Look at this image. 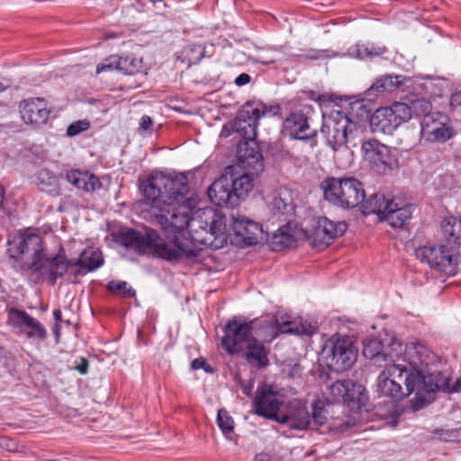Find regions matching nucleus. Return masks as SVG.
<instances>
[{
  "label": "nucleus",
  "mask_w": 461,
  "mask_h": 461,
  "mask_svg": "<svg viewBox=\"0 0 461 461\" xmlns=\"http://www.w3.org/2000/svg\"><path fill=\"white\" fill-rule=\"evenodd\" d=\"M140 189L150 203L149 214L167 234V240L157 230L147 228L143 232L126 230L119 232V242L139 254H152L167 261L194 258L196 246L213 249L223 246L226 222L222 213L212 208L198 209L196 199L189 196L188 180L185 174L175 176L156 172L140 184Z\"/></svg>",
  "instance_id": "1"
},
{
  "label": "nucleus",
  "mask_w": 461,
  "mask_h": 461,
  "mask_svg": "<svg viewBox=\"0 0 461 461\" xmlns=\"http://www.w3.org/2000/svg\"><path fill=\"white\" fill-rule=\"evenodd\" d=\"M363 355L384 367L377 378L378 391L384 396L402 394V384L413 390L418 375L417 366L432 363L434 357L425 345L420 342L403 344L401 340L385 336L383 339L371 338L363 342Z\"/></svg>",
  "instance_id": "2"
},
{
  "label": "nucleus",
  "mask_w": 461,
  "mask_h": 461,
  "mask_svg": "<svg viewBox=\"0 0 461 461\" xmlns=\"http://www.w3.org/2000/svg\"><path fill=\"white\" fill-rule=\"evenodd\" d=\"M8 253L21 269L31 270L38 278L50 280L52 284L68 270L65 257L47 258L41 237L32 232H20L8 240Z\"/></svg>",
  "instance_id": "3"
},
{
  "label": "nucleus",
  "mask_w": 461,
  "mask_h": 461,
  "mask_svg": "<svg viewBox=\"0 0 461 461\" xmlns=\"http://www.w3.org/2000/svg\"><path fill=\"white\" fill-rule=\"evenodd\" d=\"M257 321H246L241 318H235L225 326L222 347L230 353H240L244 349L246 343L253 337L258 336L264 341L270 342L279 333L294 334L298 336H312L316 327L307 321L294 320L279 321L271 320L264 322L259 331H257Z\"/></svg>",
  "instance_id": "4"
},
{
  "label": "nucleus",
  "mask_w": 461,
  "mask_h": 461,
  "mask_svg": "<svg viewBox=\"0 0 461 461\" xmlns=\"http://www.w3.org/2000/svg\"><path fill=\"white\" fill-rule=\"evenodd\" d=\"M434 359L432 363L428 365H420L417 366L416 374L418 375V381L414 384L413 390L407 387L406 383L402 384V394L399 396H392L394 399H402L406 396L415 393L416 402L415 408L419 409L425 405L424 395L426 393H431L437 391H442L445 393L458 392L461 389V382L456 380L455 384L451 383L449 376L442 372H438V366L439 361L437 356L431 351Z\"/></svg>",
  "instance_id": "5"
},
{
  "label": "nucleus",
  "mask_w": 461,
  "mask_h": 461,
  "mask_svg": "<svg viewBox=\"0 0 461 461\" xmlns=\"http://www.w3.org/2000/svg\"><path fill=\"white\" fill-rule=\"evenodd\" d=\"M324 198L342 209H353L364 202L363 184L356 177H328L321 183Z\"/></svg>",
  "instance_id": "6"
},
{
  "label": "nucleus",
  "mask_w": 461,
  "mask_h": 461,
  "mask_svg": "<svg viewBox=\"0 0 461 461\" xmlns=\"http://www.w3.org/2000/svg\"><path fill=\"white\" fill-rule=\"evenodd\" d=\"M356 130V123L344 112L333 110L328 115H323L321 133L324 136L326 144L334 151L347 149V144L354 138Z\"/></svg>",
  "instance_id": "7"
},
{
  "label": "nucleus",
  "mask_w": 461,
  "mask_h": 461,
  "mask_svg": "<svg viewBox=\"0 0 461 461\" xmlns=\"http://www.w3.org/2000/svg\"><path fill=\"white\" fill-rule=\"evenodd\" d=\"M415 255L421 262L447 276H454L456 272L459 256L456 246H420L416 249Z\"/></svg>",
  "instance_id": "8"
},
{
  "label": "nucleus",
  "mask_w": 461,
  "mask_h": 461,
  "mask_svg": "<svg viewBox=\"0 0 461 461\" xmlns=\"http://www.w3.org/2000/svg\"><path fill=\"white\" fill-rule=\"evenodd\" d=\"M279 107H267L259 101H248L240 109L234 122V129L247 140H253L257 136L258 121L267 113H277Z\"/></svg>",
  "instance_id": "9"
},
{
  "label": "nucleus",
  "mask_w": 461,
  "mask_h": 461,
  "mask_svg": "<svg viewBox=\"0 0 461 461\" xmlns=\"http://www.w3.org/2000/svg\"><path fill=\"white\" fill-rule=\"evenodd\" d=\"M284 406L283 395L273 385L262 384L257 388L253 399L255 414L278 422Z\"/></svg>",
  "instance_id": "10"
},
{
  "label": "nucleus",
  "mask_w": 461,
  "mask_h": 461,
  "mask_svg": "<svg viewBox=\"0 0 461 461\" xmlns=\"http://www.w3.org/2000/svg\"><path fill=\"white\" fill-rule=\"evenodd\" d=\"M420 135L426 141L444 143L455 135V130L447 114L434 112L420 119Z\"/></svg>",
  "instance_id": "11"
},
{
  "label": "nucleus",
  "mask_w": 461,
  "mask_h": 461,
  "mask_svg": "<svg viewBox=\"0 0 461 461\" xmlns=\"http://www.w3.org/2000/svg\"><path fill=\"white\" fill-rule=\"evenodd\" d=\"M365 388L351 380H339L328 386L325 393L330 402H343L351 409H359L363 403Z\"/></svg>",
  "instance_id": "12"
},
{
  "label": "nucleus",
  "mask_w": 461,
  "mask_h": 461,
  "mask_svg": "<svg viewBox=\"0 0 461 461\" xmlns=\"http://www.w3.org/2000/svg\"><path fill=\"white\" fill-rule=\"evenodd\" d=\"M330 366L336 372L348 370L357 361V350L348 337L331 338Z\"/></svg>",
  "instance_id": "13"
},
{
  "label": "nucleus",
  "mask_w": 461,
  "mask_h": 461,
  "mask_svg": "<svg viewBox=\"0 0 461 461\" xmlns=\"http://www.w3.org/2000/svg\"><path fill=\"white\" fill-rule=\"evenodd\" d=\"M366 159H367L379 173L392 170L396 159L391 149L376 140H365L361 146Z\"/></svg>",
  "instance_id": "14"
},
{
  "label": "nucleus",
  "mask_w": 461,
  "mask_h": 461,
  "mask_svg": "<svg viewBox=\"0 0 461 461\" xmlns=\"http://www.w3.org/2000/svg\"><path fill=\"white\" fill-rule=\"evenodd\" d=\"M345 221H332L326 217L320 218L314 228L312 239L317 247H327L333 240L342 236L347 230Z\"/></svg>",
  "instance_id": "15"
},
{
  "label": "nucleus",
  "mask_w": 461,
  "mask_h": 461,
  "mask_svg": "<svg viewBox=\"0 0 461 461\" xmlns=\"http://www.w3.org/2000/svg\"><path fill=\"white\" fill-rule=\"evenodd\" d=\"M278 423L285 424L291 429L306 430L310 429V412L301 402L290 401L279 417Z\"/></svg>",
  "instance_id": "16"
},
{
  "label": "nucleus",
  "mask_w": 461,
  "mask_h": 461,
  "mask_svg": "<svg viewBox=\"0 0 461 461\" xmlns=\"http://www.w3.org/2000/svg\"><path fill=\"white\" fill-rule=\"evenodd\" d=\"M284 131L293 139L308 140L315 139L316 130H310L308 117L302 112H294L285 120Z\"/></svg>",
  "instance_id": "17"
},
{
  "label": "nucleus",
  "mask_w": 461,
  "mask_h": 461,
  "mask_svg": "<svg viewBox=\"0 0 461 461\" xmlns=\"http://www.w3.org/2000/svg\"><path fill=\"white\" fill-rule=\"evenodd\" d=\"M225 174L230 181V187L234 198H237V205L246 199L254 187V179L251 174L241 172L236 166L226 167Z\"/></svg>",
  "instance_id": "18"
},
{
  "label": "nucleus",
  "mask_w": 461,
  "mask_h": 461,
  "mask_svg": "<svg viewBox=\"0 0 461 461\" xmlns=\"http://www.w3.org/2000/svg\"><path fill=\"white\" fill-rule=\"evenodd\" d=\"M209 199L217 206L236 207L237 198H234L229 176L224 173L208 188Z\"/></svg>",
  "instance_id": "19"
},
{
  "label": "nucleus",
  "mask_w": 461,
  "mask_h": 461,
  "mask_svg": "<svg viewBox=\"0 0 461 461\" xmlns=\"http://www.w3.org/2000/svg\"><path fill=\"white\" fill-rule=\"evenodd\" d=\"M22 119L25 123H45L50 115V110L42 98H31L24 100L20 104Z\"/></svg>",
  "instance_id": "20"
},
{
  "label": "nucleus",
  "mask_w": 461,
  "mask_h": 461,
  "mask_svg": "<svg viewBox=\"0 0 461 461\" xmlns=\"http://www.w3.org/2000/svg\"><path fill=\"white\" fill-rule=\"evenodd\" d=\"M231 229L236 237L247 245L258 243V236L262 232L261 225L241 215H232Z\"/></svg>",
  "instance_id": "21"
},
{
  "label": "nucleus",
  "mask_w": 461,
  "mask_h": 461,
  "mask_svg": "<svg viewBox=\"0 0 461 461\" xmlns=\"http://www.w3.org/2000/svg\"><path fill=\"white\" fill-rule=\"evenodd\" d=\"M10 321L13 325L23 330L28 338L44 339L47 335L45 328L36 319L31 317L26 312L12 310L10 312Z\"/></svg>",
  "instance_id": "22"
},
{
  "label": "nucleus",
  "mask_w": 461,
  "mask_h": 461,
  "mask_svg": "<svg viewBox=\"0 0 461 461\" xmlns=\"http://www.w3.org/2000/svg\"><path fill=\"white\" fill-rule=\"evenodd\" d=\"M413 209L412 204L402 203L398 198H392L381 221H384L393 228H401L411 219Z\"/></svg>",
  "instance_id": "23"
},
{
  "label": "nucleus",
  "mask_w": 461,
  "mask_h": 461,
  "mask_svg": "<svg viewBox=\"0 0 461 461\" xmlns=\"http://www.w3.org/2000/svg\"><path fill=\"white\" fill-rule=\"evenodd\" d=\"M241 352L243 358L251 366L265 368L269 364V349L256 337L246 343Z\"/></svg>",
  "instance_id": "24"
},
{
  "label": "nucleus",
  "mask_w": 461,
  "mask_h": 461,
  "mask_svg": "<svg viewBox=\"0 0 461 461\" xmlns=\"http://www.w3.org/2000/svg\"><path fill=\"white\" fill-rule=\"evenodd\" d=\"M327 410L322 401L316 400L312 404V413H310V429H321V427L327 425L328 429H336L344 431L348 427L347 423H337L336 420H329L327 417Z\"/></svg>",
  "instance_id": "25"
},
{
  "label": "nucleus",
  "mask_w": 461,
  "mask_h": 461,
  "mask_svg": "<svg viewBox=\"0 0 461 461\" xmlns=\"http://www.w3.org/2000/svg\"><path fill=\"white\" fill-rule=\"evenodd\" d=\"M107 64L98 65L96 73L106 70L117 69L125 74L132 75L139 72L142 68V60L132 57H110Z\"/></svg>",
  "instance_id": "26"
},
{
  "label": "nucleus",
  "mask_w": 461,
  "mask_h": 461,
  "mask_svg": "<svg viewBox=\"0 0 461 461\" xmlns=\"http://www.w3.org/2000/svg\"><path fill=\"white\" fill-rule=\"evenodd\" d=\"M66 179L77 189L86 193L95 192L101 187L99 178L88 171L70 170L66 174Z\"/></svg>",
  "instance_id": "27"
},
{
  "label": "nucleus",
  "mask_w": 461,
  "mask_h": 461,
  "mask_svg": "<svg viewBox=\"0 0 461 461\" xmlns=\"http://www.w3.org/2000/svg\"><path fill=\"white\" fill-rule=\"evenodd\" d=\"M370 127L373 132L388 135L398 128L389 107H381L375 110L370 118Z\"/></svg>",
  "instance_id": "28"
},
{
  "label": "nucleus",
  "mask_w": 461,
  "mask_h": 461,
  "mask_svg": "<svg viewBox=\"0 0 461 461\" xmlns=\"http://www.w3.org/2000/svg\"><path fill=\"white\" fill-rule=\"evenodd\" d=\"M67 262L68 263V268L77 267L76 274L85 275L100 267L104 263V259L99 249H88L81 253L80 258L77 263L74 264L68 260Z\"/></svg>",
  "instance_id": "29"
},
{
  "label": "nucleus",
  "mask_w": 461,
  "mask_h": 461,
  "mask_svg": "<svg viewBox=\"0 0 461 461\" xmlns=\"http://www.w3.org/2000/svg\"><path fill=\"white\" fill-rule=\"evenodd\" d=\"M387 51L384 45L372 42H357L351 45L346 55L349 58L366 59L383 56Z\"/></svg>",
  "instance_id": "30"
},
{
  "label": "nucleus",
  "mask_w": 461,
  "mask_h": 461,
  "mask_svg": "<svg viewBox=\"0 0 461 461\" xmlns=\"http://www.w3.org/2000/svg\"><path fill=\"white\" fill-rule=\"evenodd\" d=\"M32 182L42 192L52 196L60 194V187L58 177L53 172L47 168L39 170L32 176Z\"/></svg>",
  "instance_id": "31"
},
{
  "label": "nucleus",
  "mask_w": 461,
  "mask_h": 461,
  "mask_svg": "<svg viewBox=\"0 0 461 461\" xmlns=\"http://www.w3.org/2000/svg\"><path fill=\"white\" fill-rule=\"evenodd\" d=\"M239 161L243 167H251L260 170L263 167V156L258 148L250 147L248 142L240 145L238 150Z\"/></svg>",
  "instance_id": "32"
},
{
  "label": "nucleus",
  "mask_w": 461,
  "mask_h": 461,
  "mask_svg": "<svg viewBox=\"0 0 461 461\" xmlns=\"http://www.w3.org/2000/svg\"><path fill=\"white\" fill-rule=\"evenodd\" d=\"M441 231L444 238L450 243L449 246L461 245V217L448 216L441 222Z\"/></svg>",
  "instance_id": "33"
},
{
  "label": "nucleus",
  "mask_w": 461,
  "mask_h": 461,
  "mask_svg": "<svg viewBox=\"0 0 461 461\" xmlns=\"http://www.w3.org/2000/svg\"><path fill=\"white\" fill-rule=\"evenodd\" d=\"M391 199L384 196L383 194H375L368 199L365 200L362 204V212L364 214L375 213L381 221L386 210H388Z\"/></svg>",
  "instance_id": "34"
},
{
  "label": "nucleus",
  "mask_w": 461,
  "mask_h": 461,
  "mask_svg": "<svg viewBox=\"0 0 461 461\" xmlns=\"http://www.w3.org/2000/svg\"><path fill=\"white\" fill-rule=\"evenodd\" d=\"M405 79L406 77L402 75H384L376 78L367 89V92L370 95L373 93L391 92L400 87Z\"/></svg>",
  "instance_id": "35"
},
{
  "label": "nucleus",
  "mask_w": 461,
  "mask_h": 461,
  "mask_svg": "<svg viewBox=\"0 0 461 461\" xmlns=\"http://www.w3.org/2000/svg\"><path fill=\"white\" fill-rule=\"evenodd\" d=\"M296 242L289 226L280 227L271 237L270 247L275 251H280L294 246Z\"/></svg>",
  "instance_id": "36"
},
{
  "label": "nucleus",
  "mask_w": 461,
  "mask_h": 461,
  "mask_svg": "<svg viewBox=\"0 0 461 461\" xmlns=\"http://www.w3.org/2000/svg\"><path fill=\"white\" fill-rule=\"evenodd\" d=\"M389 109L398 127L411 118V108L404 103H394Z\"/></svg>",
  "instance_id": "37"
},
{
  "label": "nucleus",
  "mask_w": 461,
  "mask_h": 461,
  "mask_svg": "<svg viewBox=\"0 0 461 461\" xmlns=\"http://www.w3.org/2000/svg\"><path fill=\"white\" fill-rule=\"evenodd\" d=\"M217 424L224 436L230 438V434L234 429V420L226 410L221 409L218 411Z\"/></svg>",
  "instance_id": "38"
},
{
  "label": "nucleus",
  "mask_w": 461,
  "mask_h": 461,
  "mask_svg": "<svg viewBox=\"0 0 461 461\" xmlns=\"http://www.w3.org/2000/svg\"><path fill=\"white\" fill-rule=\"evenodd\" d=\"M460 431L461 426L451 429H438L433 431V435L440 440L456 441L458 440Z\"/></svg>",
  "instance_id": "39"
},
{
  "label": "nucleus",
  "mask_w": 461,
  "mask_h": 461,
  "mask_svg": "<svg viewBox=\"0 0 461 461\" xmlns=\"http://www.w3.org/2000/svg\"><path fill=\"white\" fill-rule=\"evenodd\" d=\"M270 208L274 214L284 215L292 209V206L283 198L276 196L270 203Z\"/></svg>",
  "instance_id": "40"
},
{
  "label": "nucleus",
  "mask_w": 461,
  "mask_h": 461,
  "mask_svg": "<svg viewBox=\"0 0 461 461\" xmlns=\"http://www.w3.org/2000/svg\"><path fill=\"white\" fill-rule=\"evenodd\" d=\"M413 110H414V113L418 116L421 117V119L425 118V116H427L428 114L430 115L431 113H433L435 112V111H432V104H430V102L423 100V99L417 100L413 104Z\"/></svg>",
  "instance_id": "41"
},
{
  "label": "nucleus",
  "mask_w": 461,
  "mask_h": 461,
  "mask_svg": "<svg viewBox=\"0 0 461 461\" xmlns=\"http://www.w3.org/2000/svg\"><path fill=\"white\" fill-rule=\"evenodd\" d=\"M90 128V122L86 120H80L71 123L67 129V135L74 137L79 133L87 131Z\"/></svg>",
  "instance_id": "42"
},
{
  "label": "nucleus",
  "mask_w": 461,
  "mask_h": 461,
  "mask_svg": "<svg viewBox=\"0 0 461 461\" xmlns=\"http://www.w3.org/2000/svg\"><path fill=\"white\" fill-rule=\"evenodd\" d=\"M108 289L113 293H120L126 295L134 294L131 287L124 281H112L108 284Z\"/></svg>",
  "instance_id": "43"
},
{
  "label": "nucleus",
  "mask_w": 461,
  "mask_h": 461,
  "mask_svg": "<svg viewBox=\"0 0 461 461\" xmlns=\"http://www.w3.org/2000/svg\"><path fill=\"white\" fill-rule=\"evenodd\" d=\"M327 50L311 49L305 54L298 55L299 60H317L327 57Z\"/></svg>",
  "instance_id": "44"
},
{
  "label": "nucleus",
  "mask_w": 461,
  "mask_h": 461,
  "mask_svg": "<svg viewBox=\"0 0 461 461\" xmlns=\"http://www.w3.org/2000/svg\"><path fill=\"white\" fill-rule=\"evenodd\" d=\"M450 105L454 110L461 113V91L452 95L450 98Z\"/></svg>",
  "instance_id": "45"
},
{
  "label": "nucleus",
  "mask_w": 461,
  "mask_h": 461,
  "mask_svg": "<svg viewBox=\"0 0 461 461\" xmlns=\"http://www.w3.org/2000/svg\"><path fill=\"white\" fill-rule=\"evenodd\" d=\"M186 51H190V52H195L197 53V56L192 58L190 57L189 58V60L190 61H193V62H198L201 60V59L203 58V50L201 46H192L190 48H188L186 50Z\"/></svg>",
  "instance_id": "46"
},
{
  "label": "nucleus",
  "mask_w": 461,
  "mask_h": 461,
  "mask_svg": "<svg viewBox=\"0 0 461 461\" xmlns=\"http://www.w3.org/2000/svg\"><path fill=\"white\" fill-rule=\"evenodd\" d=\"M191 366L194 370L200 369V368H203L206 372H211L212 371L208 367H205V360L203 358H202V357L196 358V359L193 360L192 364H191Z\"/></svg>",
  "instance_id": "47"
},
{
  "label": "nucleus",
  "mask_w": 461,
  "mask_h": 461,
  "mask_svg": "<svg viewBox=\"0 0 461 461\" xmlns=\"http://www.w3.org/2000/svg\"><path fill=\"white\" fill-rule=\"evenodd\" d=\"M152 120L149 116H142L140 122V129L143 131H148L152 126Z\"/></svg>",
  "instance_id": "48"
},
{
  "label": "nucleus",
  "mask_w": 461,
  "mask_h": 461,
  "mask_svg": "<svg viewBox=\"0 0 461 461\" xmlns=\"http://www.w3.org/2000/svg\"><path fill=\"white\" fill-rule=\"evenodd\" d=\"M249 81H250L249 75H248L246 73H242L239 77H236L235 84L239 86H245L248 83H249Z\"/></svg>",
  "instance_id": "49"
},
{
  "label": "nucleus",
  "mask_w": 461,
  "mask_h": 461,
  "mask_svg": "<svg viewBox=\"0 0 461 461\" xmlns=\"http://www.w3.org/2000/svg\"><path fill=\"white\" fill-rule=\"evenodd\" d=\"M76 370H77L80 374L86 375L88 369V362L86 358H81L80 363L75 366Z\"/></svg>",
  "instance_id": "50"
},
{
  "label": "nucleus",
  "mask_w": 461,
  "mask_h": 461,
  "mask_svg": "<svg viewBox=\"0 0 461 461\" xmlns=\"http://www.w3.org/2000/svg\"><path fill=\"white\" fill-rule=\"evenodd\" d=\"M53 316H54V319L57 322L60 321H61V318H62V313H61V311L59 309H56L54 310L53 312Z\"/></svg>",
  "instance_id": "51"
},
{
  "label": "nucleus",
  "mask_w": 461,
  "mask_h": 461,
  "mask_svg": "<svg viewBox=\"0 0 461 461\" xmlns=\"http://www.w3.org/2000/svg\"><path fill=\"white\" fill-rule=\"evenodd\" d=\"M5 199V190L2 186H0V209L3 207Z\"/></svg>",
  "instance_id": "52"
},
{
  "label": "nucleus",
  "mask_w": 461,
  "mask_h": 461,
  "mask_svg": "<svg viewBox=\"0 0 461 461\" xmlns=\"http://www.w3.org/2000/svg\"><path fill=\"white\" fill-rule=\"evenodd\" d=\"M59 325L58 323H56V325L54 327V332L56 333L57 336L59 335Z\"/></svg>",
  "instance_id": "53"
},
{
  "label": "nucleus",
  "mask_w": 461,
  "mask_h": 461,
  "mask_svg": "<svg viewBox=\"0 0 461 461\" xmlns=\"http://www.w3.org/2000/svg\"><path fill=\"white\" fill-rule=\"evenodd\" d=\"M5 89V86L3 85V83L0 82V93L3 92Z\"/></svg>",
  "instance_id": "54"
},
{
  "label": "nucleus",
  "mask_w": 461,
  "mask_h": 461,
  "mask_svg": "<svg viewBox=\"0 0 461 461\" xmlns=\"http://www.w3.org/2000/svg\"><path fill=\"white\" fill-rule=\"evenodd\" d=\"M271 61H272V60H270V61H267V60H260V62H262V63H268V62H271Z\"/></svg>",
  "instance_id": "55"
}]
</instances>
